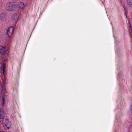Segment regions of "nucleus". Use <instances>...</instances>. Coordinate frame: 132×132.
<instances>
[{"label":"nucleus","mask_w":132,"mask_h":132,"mask_svg":"<svg viewBox=\"0 0 132 132\" xmlns=\"http://www.w3.org/2000/svg\"><path fill=\"white\" fill-rule=\"evenodd\" d=\"M131 17H132V12L131 13Z\"/></svg>","instance_id":"nucleus-13"},{"label":"nucleus","mask_w":132,"mask_h":132,"mask_svg":"<svg viewBox=\"0 0 132 132\" xmlns=\"http://www.w3.org/2000/svg\"><path fill=\"white\" fill-rule=\"evenodd\" d=\"M0 53H2L5 57L8 56V52L6 51L4 47L2 46H0Z\"/></svg>","instance_id":"nucleus-3"},{"label":"nucleus","mask_w":132,"mask_h":132,"mask_svg":"<svg viewBox=\"0 0 132 132\" xmlns=\"http://www.w3.org/2000/svg\"><path fill=\"white\" fill-rule=\"evenodd\" d=\"M1 132H5L3 131H1Z\"/></svg>","instance_id":"nucleus-14"},{"label":"nucleus","mask_w":132,"mask_h":132,"mask_svg":"<svg viewBox=\"0 0 132 132\" xmlns=\"http://www.w3.org/2000/svg\"><path fill=\"white\" fill-rule=\"evenodd\" d=\"M128 8L126 7L125 8V14L127 18V14L128 13Z\"/></svg>","instance_id":"nucleus-11"},{"label":"nucleus","mask_w":132,"mask_h":132,"mask_svg":"<svg viewBox=\"0 0 132 132\" xmlns=\"http://www.w3.org/2000/svg\"><path fill=\"white\" fill-rule=\"evenodd\" d=\"M2 106H3L4 105V98L3 97L2 99Z\"/></svg>","instance_id":"nucleus-12"},{"label":"nucleus","mask_w":132,"mask_h":132,"mask_svg":"<svg viewBox=\"0 0 132 132\" xmlns=\"http://www.w3.org/2000/svg\"><path fill=\"white\" fill-rule=\"evenodd\" d=\"M6 15L5 13H3L1 14L0 19L2 20H4L6 18Z\"/></svg>","instance_id":"nucleus-8"},{"label":"nucleus","mask_w":132,"mask_h":132,"mask_svg":"<svg viewBox=\"0 0 132 132\" xmlns=\"http://www.w3.org/2000/svg\"><path fill=\"white\" fill-rule=\"evenodd\" d=\"M14 29L12 27H9L7 30V34L9 37H11L12 35Z\"/></svg>","instance_id":"nucleus-4"},{"label":"nucleus","mask_w":132,"mask_h":132,"mask_svg":"<svg viewBox=\"0 0 132 132\" xmlns=\"http://www.w3.org/2000/svg\"><path fill=\"white\" fill-rule=\"evenodd\" d=\"M5 117V113L2 108H0V119H3Z\"/></svg>","instance_id":"nucleus-6"},{"label":"nucleus","mask_w":132,"mask_h":132,"mask_svg":"<svg viewBox=\"0 0 132 132\" xmlns=\"http://www.w3.org/2000/svg\"><path fill=\"white\" fill-rule=\"evenodd\" d=\"M5 126L8 129L11 126V122L9 120L6 119L5 121Z\"/></svg>","instance_id":"nucleus-5"},{"label":"nucleus","mask_w":132,"mask_h":132,"mask_svg":"<svg viewBox=\"0 0 132 132\" xmlns=\"http://www.w3.org/2000/svg\"><path fill=\"white\" fill-rule=\"evenodd\" d=\"M18 18L17 15L16 14H15L13 15V19L14 20H16Z\"/></svg>","instance_id":"nucleus-9"},{"label":"nucleus","mask_w":132,"mask_h":132,"mask_svg":"<svg viewBox=\"0 0 132 132\" xmlns=\"http://www.w3.org/2000/svg\"><path fill=\"white\" fill-rule=\"evenodd\" d=\"M128 3L130 6L132 7V0H129Z\"/></svg>","instance_id":"nucleus-10"},{"label":"nucleus","mask_w":132,"mask_h":132,"mask_svg":"<svg viewBox=\"0 0 132 132\" xmlns=\"http://www.w3.org/2000/svg\"><path fill=\"white\" fill-rule=\"evenodd\" d=\"M6 67V64H4L3 65L2 70H3V76L1 78V81H0V93L4 95L6 92V90L5 86V84L6 80V77L5 75V71Z\"/></svg>","instance_id":"nucleus-1"},{"label":"nucleus","mask_w":132,"mask_h":132,"mask_svg":"<svg viewBox=\"0 0 132 132\" xmlns=\"http://www.w3.org/2000/svg\"><path fill=\"white\" fill-rule=\"evenodd\" d=\"M4 6L5 9L8 11H13L16 9L18 7V5L15 3L9 2L4 4Z\"/></svg>","instance_id":"nucleus-2"},{"label":"nucleus","mask_w":132,"mask_h":132,"mask_svg":"<svg viewBox=\"0 0 132 132\" xmlns=\"http://www.w3.org/2000/svg\"><path fill=\"white\" fill-rule=\"evenodd\" d=\"M18 7L20 9L22 10L24 9L25 7V5L24 3L21 2H20L18 4Z\"/></svg>","instance_id":"nucleus-7"}]
</instances>
